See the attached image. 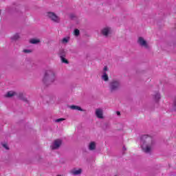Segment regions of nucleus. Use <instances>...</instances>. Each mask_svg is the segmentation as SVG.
<instances>
[{
	"label": "nucleus",
	"mask_w": 176,
	"mask_h": 176,
	"mask_svg": "<svg viewBox=\"0 0 176 176\" xmlns=\"http://www.w3.org/2000/svg\"><path fill=\"white\" fill-rule=\"evenodd\" d=\"M142 149L145 152V153H149L155 145V142L152 137L148 136V135H144L142 136Z\"/></svg>",
	"instance_id": "nucleus-1"
},
{
	"label": "nucleus",
	"mask_w": 176,
	"mask_h": 176,
	"mask_svg": "<svg viewBox=\"0 0 176 176\" xmlns=\"http://www.w3.org/2000/svg\"><path fill=\"white\" fill-rule=\"evenodd\" d=\"M54 80H56V74L53 70H47L45 73L44 78L43 79V82L44 83L53 82Z\"/></svg>",
	"instance_id": "nucleus-2"
},
{
	"label": "nucleus",
	"mask_w": 176,
	"mask_h": 176,
	"mask_svg": "<svg viewBox=\"0 0 176 176\" xmlns=\"http://www.w3.org/2000/svg\"><path fill=\"white\" fill-rule=\"evenodd\" d=\"M47 16L54 23H58L60 21V17H58V16H57V14H56L54 12H47Z\"/></svg>",
	"instance_id": "nucleus-3"
},
{
	"label": "nucleus",
	"mask_w": 176,
	"mask_h": 176,
	"mask_svg": "<svg viewBox=\"0 0 176 176\" xmlns=\"http://www.w3.org/2000/svg\"><path fill=\"white\" fill-rule=\"evenodd\" d=\"M120 87V82L118 80H112L110 82V91H116Z\"/></svg>",
	"instance_id": "nucleus-4"
},
{
	"label": "nucleus",
	"mask_w": 176,
	"mask_h": 176,
	"mask_svg": "<svg viewBox=\"0 0 176 176\" xmlns=\"http://www.w3.org/2000/svg\"><path fill=\"white\" fill-rule=\"evenodd\" d=\"M63 144V141L60 139H56L54 141L53 144L51 146V149L53 151L56 149H58L60 146H61V144Z\"/></svg>",
	"instance_id": "nucleus-5"
},
{
	"label": "nucleus",
	"mask_w": 176,
	"mask_h": 176,
	"mask_svg": "<svg viewBox=\"0 0 176 176\" xmlns=\"http://www.w3.org/2000/svg\"><path fill=\"white\" fill-rule=\"evenodd\" d=\"M14 96H17L19 98H23V93H19V94H17L16 92L13 91H8L7 94L5 96V97L10 98V97H13Z\"/></svg>",
	"instance_id": "nucleus-6"
},
{
	"label": "nucleus",
	"mask_w": 176,
	"mask_h": 176,
	"mask_svg": "<svg viewBox=\"0 0 176 176\" xmlns=\"http://www.w3.org/2000/svg\"><path fill=\"white\" fill-rule=\"evenodd\" d=\"M110 32H111V28H104L101 31L102 35H103L106 38L109 35Z\"/></svg>",
	"instance_id": "nucleus-7"
},
{
	"label": "nucleus",
	"mask_w": 176,
	"mask_h": 176,
	"mask_svg": "<svg viewBox=\"0 0 176 176\" xmlns=\"http://www.w3.org/2000/svg\"><path fill=\"white\" fill-rule=\"evenodd\" d=\"M96 115L98 118V119H104V116H103V113H102V109H97L96 110Z\"/></svg>",
	"instance_id": "nucleus-8"
},
{
	"label": "nucleus",
	"mask_w": 176,
	"mask_h": 176,
	"mask_svg": "<svg viewBox=\"0 0 176 176\" xmlns=\"http://www.w3.org/2000/svg\"><path fill=\"white\" fill-rule=\"evenodd\" d=\"M29 43L32 45H38V43H41V39L39 38H31L29 41Z\"/></svg>",
	"instance_id": "nucleus-9"
},
{
	"label": "nucleus",
	"mask_w": 176,
	"mask_h": 176,
	"mask_svg": "<svg viewBox=\"0 0 176 176\" xmlns=\"http://www.w3.org/2000/svg\"><path fill=\"white\" fill-rule=\"evenodd\" d=\"M138 43L139 45H148V43L145 39H144L142 37H139L138 40Z\"/></svg>",
	"instance_id": "nucleus-10"
},
{
	"label": "nucleus",
	"mask_w": 176,
	"mask_h": 176,
	"mask_svg": "<svg viewBox=\"0 0 176 176\" xmlns=\"http://www.w3.org/2000/svg\"><path fill=\"white\" fill-rule=\"evenodd\" d=\"M19 39H20V34L19 33H16L11 37V41L12 42H16V41H19Z\"/></svg>",
	"instance_id": "nucleus-11"
},
{
	"label": "nucleus",
	"mask_w": 176,
	"mask_h": 176,
	"mask_svg": "<svg viewBox=\"0 0 176 176\" xmlns=\"http://www.w3.org/2000/svg\"><path fill=\"white\" fill-rule=\"evenodd\" d=\"M70 109H73L74 111H83L82 107L76 105H72L69 107Z\"/></svg>",
	"instance_id": "nucleus-12"
},
{
	"label": "nucleus",
	"mask_w": 176,
	"mask_h": 176,
	"mask_svg": "<svg viewBox=\"0 0 176 176\" xmlns=\"http://www.w3.org/2000/svg\"><path fill=\"white\" fill-rule=\"evenodd\" d=\"M89 151H94L96 149V142H91L89 145Z\"/></svg>",
	"instance_id": "nucleus-13"
},
{
	"label": "nucleus",
	"mask_w": 176,
	"mask_h": 176,
	"mask_svg": "<svg viewBox=\"0 0 176 176\" xmlns=\"http://www.w3.org/2000/svg\"><path fill=\"white\" fill-rule=\"evenodd\" d=\"M72 174H73L74 175H79L80 174H82V169L73 170L72 171Z\"/></svg>",
	"instance_id": "nucleus-14"
},
{
	"label": "nucleus",
	"mask_w": 176,
	"mask_h": 176,
	"mask_svg": "<svg viewBox=\"0 0 176 176\" xmlns=\"http://www.w3.org/2000/svg\"><path fill=\"white\" fill-rule=\"evenodd\" d=\"M66 54H67V50H60L59 51V56H60V57H65Z\"/></svg>",
	"instance_id": "nucleus-15"
},
{
	"label": "nucleus",
	"mask_w": 176,
	"mask_h": 176,
	"mask_svg": "<svg viewBox=\"0 0 176 176\" xmlns=\"http://www.w3.org/2000/svg\"><path fill=\"white\" fill-rule=\"evenodd\" d=\"M68 42H69V37H65L61 40V43L63 45H65L66 43H68Z\"/></svg>",
	"instance_id": "nucleus-16"
},
{
	"label": "nucleus",
	"mask_w": 176,
	"mask_h": 176,
	"mask_svg": "<svg viewBox=\"0 0 176 176\" xmlns=\"http://www.w3.org/2000/svg\"><path fill=\"white\" fill-rule=\"evenodd\" d=\"M61 62L65 64H68V60L65 58V56H60Z\"/></svg>",
	"instance_id": "nucleus-17"
},
{
	"label": "nucleus",
	"mask_w": 176,
	"mask_h": 176,
	"mask_svg": "<svg viewBox=\"0 0 176 176\" xmlns=\"http://www.w3.org/2000/svg\"><path fill=\"white\" fill-rule=\"evenodd\" d=\"M74 34L75 36H79V35H80V31H79V30L78 29H75L74 31Z\"/></svg>",
	"instance_id": "nucleus-18"
},
{
	"label": "nucleus",
	"mask_w": 176,
	"mask_h": 176,
	"mask_svg": "<svg viewBox=\"0 0 176 176\" xmlns=\"http://www.w3.org/2000/svg\"><path fill=\"white\" fill-rule=\"evenodd\" d=\"M102 78L103 80H104V82L108 81L109 78H108V74H107V73L104 72Z\"/></svg>",
	"instance_id": "nucleus-19"
},
{
	"label": "nucleus",
	"mask_w": 176,
	"mask_h": 176,
	"mask_svg": "<svg viewBox=\"0 0 176 176\" xmlns=\"http://www.w3.org/2000/svg\"><path fill=\"white\" fill-rule=\"evenodd\" d=\"M154 98H155V101H159V100L160 98V94H156L154 96Z\"/></svg>",
	"instance_id": "nucleus-20"
},
{
	"label": "nucleus",
	"mask_w": 176,
	"mask_h": 176,
	"mask_svg": "<svg viewBox=\"0 0 176 176\" xmlns=\"http://www.w3.org/2000/svg\"><path fill=\"white\" fill-rule=\"evenodd\" d=\"M63 120H65V118H59V119H56V120H55V122H56V123H60V122H63Z\"/></svg>",
	"instance_id": "nucleus-21"
},
{
	"label": "nucleus",
	"mask_w": 176,
	"mask_h": 176,
	"mask_svg": "<svg viewBox=\"0 0 176 176\" xmlns=\"http://www.w3.org/2000/svg\"><path fill=\"white\" fill-rule=\"evenodd\" d=\"M75 17H76V16H75V14H71L69 15V18L71 19V20H74V19H75Z\"/></svg>",
	"instance_id": "nucleus-22"
},
{
	"label": "nucleus",
	"mask_w": 176,
	"mask_h": 176,
	"mask_svg": "<svg viewBox=\"0 0 176 176\" xmlns=\"http://www.w3.org/2000/svg\"><path fill=\"white\" fill-rule=\"evenodd\" d=\"M32 50H23V53H32Z\"/></svg>",
	"instance_id": "nucleus-23"
},
{
	"label": "nucleus",
	"mask_w": 176,
	"mask_h": 176,
	"mask_svg": "<svg viewBox=\"0 0 176 176\" xmlns=\"http://www.w3.org/2000/svg\"><path fill=\"white\" fill-rule=\"evenodd\" d=\"M3 146L5 148V149H7V151L9 150V147L8 146L7 144H3Z\"/></svg>",
	"instance_id": "nucleus-24"
},
{
	"label": "nucleus",
	"mask_w": 176,
	"mask_h": 176,
	"mask_svg": "<svg viewBox=\"0 0 176 176\" xmlns=\"http://www.w3.org/2000/svg\"><path fill=\"white\" fill-rule=\"evenodd\" d=\"M142 46L145 49H148V45H142Z\"/></svg>",
	"instance_id": "nucleus-25"
},
{
	"label": "nucleus",
	"mask_w": 176,
	"mask_h": 176,
	"mask_svg": "<svg viewBox=\"0 0 176 176\" xmlns=\"http://www.w3.org/2000/svg\"><path fill=\"white\" fill-rule=\"evenodd\" d=\"M104 71H108V67L107 66L104 67Z\"/></svg>",
	"instance_id": "nucleus-26"
},
{
	"label": "nucleus",
	"mask_w": 176,
	"mask_h": 176,
	"mask_svg": "<svg viewBox=\"0 0 176 176\" xmlns=\"http://www.w3.org/2000/svg\"><path fill=\"white\" fill-rule=\"evenodd\" d=\"M116 113H117V115H118V116H120V111H117Z\"/></svg>",
	"instance_id": "nucleus-27"
},
{
	"label": "nucleus",
	"mask_w": 176,
	"mask_h": 176,
	"mask_svg": "<svg viewBox=\"0 0 176 176\" xmlns=\"http://www.w3.org/2000/svg\"><path fill=\"white\" fill-rule=\"evenodd\" d=\"M57 176H61V175H57Z\"/></svg>",
	"instance_id": "nucleus-28"
},
{
	"label": "nucleus",
	"mask_w": 176,
	"mask_h": 176,
	"mask_svg": "<svg viewBox=\"0 0 176 176\" xmlns=\"http://www.w3.org/2000/svg\"><path fill=\"white\" fill-rule=\"evenodd\" d=\"M0 15H1V10H0Z\"/></svg>",
	"instance_id": "nucleus-29"
}]
</instances>
